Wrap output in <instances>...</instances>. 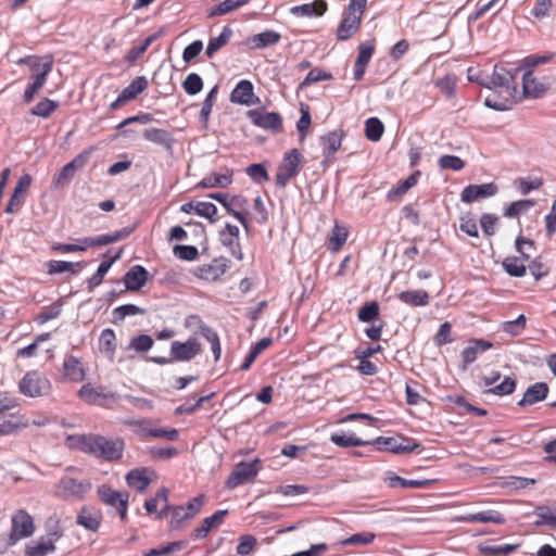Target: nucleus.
<instances>
[{"label":"nucleus","mask_w":556,"mask_h":556,"mask_svg":"<svg viewBox=\"0 0 556 556\" xmlns=\"http://www.w3.org/2000/svg\"><path fill=\"white\" fill-rule=\"evenodd\" d=\"M67 445L83 453L101 458L105 462H115L122 458L125 442L122 438H106L101 434H72L66 439Z\"/></svg>","instance_id":"2"},{"label":"nucleus","mask_w":556,"mask_h":556,"mask_svg":"<svg viewBox=\"0 0 556 556\" xmlns=\"http://www.w3.org/2000/svg\"><path fill=\"white\" fill-rule=\"evenodd\" d=\"M174 254L179 260L194 261L199 255V251L193 245H176L174 248Z\"/></svg>","instance_id":"64"},{"label":"nucleus","mask_w":556,"mask_h":556,"mask_svg":"<svg viewBox=\"0 0 556 556\" xmlns=\"http://www.w3.org/2000/svg\"><path fill=\"white\" fill-rule=\"evenodd\" d=\"M434 482V480H408L404 479L399 476H393L389 479V484L392 488H395L397 485H401L403 488H414V489H420V488H427L431 485Z\"/></svg>","instance_id":"47"},{"label":"nucleus","mask_w":556,"mask_h":556,"mask_svg":"<svg viewBox=\"0 0 556 556\" xmlns=\"http://www.w3.org/2000/svg\"><path fill=\"white\" fill-rule=\"evenodd\" d=\"M153 346V339L148 334H140L130 340L128 349L139 353L148 352Z\"/></svg>","instance_id":"56"},{"label":"nucleus","mask_w":556,"mask_h":556,"mask_svg":"<svg viewBox=\"0 0 556 556\" xmlns=\"http://www.w3.org/2000/svg\"><path fill=\"white\" fill-rule=\"evenodd\" d=\"M28 426L29 420L25 415L13 414L8 419L0 418V435L13 434L20 429H25Z\"/></svg>","instance_id":"26"},{"label":"nucleus","mask_w":556,"mask_h":556,"mask_svg":"<svg viewBox=\"0 0 556 556\" xmlns=\"http://www.w3.org/2000/svg\"><path fill=\"white\" fill-rule=\"evenodd\" d=\"M330 440L332 443L341 447L364 446L370 444V441H364L355 437L353 433H332Z\"/></svg>","instance_id":"41"},{"label":"nucleus","mask_w":556,"mask_h":556,"mask_svg":"<svg viewBox=\"0 0 556 556\" xmlns=\"http://www.w3.org/2000/svg\"><path fill=\"white\" fill-rule=\"evenodd\" d=\"M126 482L128 486L136 489L138 492H144L150 484V479L147 477V468L130 470L126 475Z\"/></svg>","instance_id":"31"},{"label":"nucleus","mask_w":556,"mask_h":556,"mask_svg":"<svg viewBox=\"0 0 556 556\" xmlns=\"http://www.w3.org/2000/svg\"><path fill=\"white\" fill-rule=\"evenodd\" d=\"M143 138L164 147L168 151L173 149L175 143V139L169 131L155 127L144 129Z\"/></svg>","instance_id":"25"},{"label":"nucleus","mask_w":556,"mask_h":556,"mask_svg":"<svg viewBox=\"0 0 556 556\" xmlns=\"http://www.w3.org/2000/svg\"><path fill=\"white\" fill-rule=\"evenodd\" d=\"M216 93H217V87L215 86L208 92V94L206 96L205 100L203 101L202 109H201V112H200V118H201V122H203L204 127L207 126L208 117L211 115V112H212V109H213V105H214V102H215Z\"/></svg>","instance_id":"58"},{"label":"nucleus","mask_w":556,"mask_h":556,"mask_svg":"<svg viewBox=\"0 0 556 556\" xmlns=\"http://www.w3.org/2000/svg\"><path fill=\"white\" fill-rule=\"evenodd\" d=\"M83 265L80 263H71L65 261H51L49 264V274H60L65 271L77 273Z\"/></svg>","instance_id":"54"},{"label":"nucleus","mask_w":556,"mask_h":556,"mask_svg":"<svg viewBox=\"0 0 556 556\" xmlns=\"http://www.w3.org/2000/svg\"><path fill=\"white\" fill-rule=\"evenodd\" d=\"M342 136H343L342 131L333 130L320 138L325 163L330 162L332 160L333 155L336 154V152L340 149L341 142H342Z\"/></svg>","instance_id":"19"},{"label":"nucleus","mask_w":556,"mask_h":556,"mask_svg":"<svg viewBox=\"0 0 556 556\" xmlns=\"http://www.w3.org/2000/svg\"><path fill=\"white\" fill-rule=\"evenodd\" d=\"M327 10V3L323 0L314 1L313 3H305L302 5L293 7L291 9L292 14L298 16H313L323 15Z\"/></svg>","instance_id":"33"},{"label":"nucleus","mask_w":556,"mask_h":556,"mask_svg":"<svg viewBox=\"0 0 556 556\" xmlns=\"http://www.w3.org/2000/svg\"><path fill=\"white\" fill-rule=\"evenodd\" d=\"M280 39L281 36L279 33L275 30H266L254 35L251 38V43L253 49H263L276 45Z\"/></svg>","instance_id":"36"},{"label":"nucleus","mask_w":556,"mask_h":556,"mask_svg":"<svg viewBox=\"0 0 556 556\" xmlns=\"http://www.w3.org/2000/svg\"><path fill=\"white\" fill-rule=\"evenodd\" d=\"M123 253V250H118L117 253L109 261H103L100 263L97 273L92 275L88 280V287L89 289H93L94 287H98L102 280L103 277L106 275L111 266L121 258Z\"/></svg>","instance_id":"35"},{"label":"nucleus","mask_w":556,"mask_h":556,"mask_svg":"<svg viewBox=\"0 0 556 556\" xmlns=\"http://www.w3.org/2000/svg\"><path fill=\"white\" fill-rule=\"evenodd\" d=\"M515 389H516V380L510 377H505L504 380L500 384L486 390L485 393H491V394H496V395H509L515 391Z\"/></svg>","instance_id":"59"},{"label":"nucleus","mask_w":556,"mask_h":556,"mask_svg":"<svg viewBox=\"0 0 556 556\" xmlns=\"http://www.w3.org/2000/svg\"><path fill=\"white\" fill-rule=\"evenodd\" d=\"M157 38V34L147 37L140 45L134 46L127 53V61H137L149 48V46Z\"/></svg>","instance_id":"53"},{"label":"nucleus","mask_w":556,"mask_h":556,"mask_svg":"<svg viewBox=\"0 0 556 556\" xmlns=\"http://www.w3.org/2000/svg\"><path fill=\"white\" fill-rule=\"evenodd\" d=\"M399 299L412 306H426L429 303V294L425 290L403 291Z\"/></svg>","instance_id":"37"},{"label":"nucleus","mask_w":556,"mask_h":556,"mask_svg":"<svg viewBox=\"0 0 556 556\" xmlns=\"http://www.w3.org/2000/svg\"><path fill=\"white\" fill-rule=\"evenodd\" d=\"M231 35L232 30L229 27H225L218 37L211 38L206 47V55L212 58L214 53L228 43Z\"/></svg>","instance_id":"42"},{"label":"nucleus","mask_w":556,"mask_h":556,"mask_svg":"<svg viewBox=\"0 0 556 556\" xmlns=\"http://www.w3.org/2000/svg\"><path fill=\"white\" fill-rule=\"evenodd\" d=\"M257 464L258 459L237 464L225 483L226 488L231 490L253 481L258 472Z\"/></svg>","instance_id":"7"},{"label":"nucleus","mask_w":556,"mask_h":556,"mask_svg":"<svg viewBox=\"0 0 556 556\" xmlns=\"http://www.w3.org/2000/svg\"><path fill=\"white\" fill-rule=\"evenodd\" d=\"M89 151H83L78 155H76L71 162L62 167V169L54 175L53 177V186L54 188H60L68 185L71 179L74 177L75 172L87 163L89 159Z\"/></svg>","instance_id":"9"},{"label":"nucleus","mask_w":556,"mask_h":556,"mask_svg":"<svg viewBox=\"0 0 556 556\" xmlns=\"http://www.w3.org/2000/svg\"><path fill=\"white\" fill-rule=\"evenodd\" d=\"M50 380L41 372L33 370L25 374L18 383V390L28 397L48 395L51 391Z\"/></svg>","instance_id":"4"},{"label":"nucleus","mask_w":556,"mask_h":556,"mask_svg":"<svg viewBox=\"0 0 556 556\" xmlns=\"http://www.w3.org/2000/svg\"><path fill=\"white\" fill-rule=\"evenodd\" d=\"M101 513L94 508L83 507L77 516V525L92 532L97 531L101 525Z\"/></svg>","instance_id":"24"},{"label":"nucleus","mask_w":556,"mask_h":556,"mask_svg":"<svg viewBox=\"0 0 556 556\" xmlns=\"http://www.w3.org/2000/svg\"><path fill=\"white\" fill-rule=\"evenodd\" d=\"M52 56H46L45 62L42 63V68L38 73L33 74V83L28 84L24 91L25 102H30L38 93V91L43 87L48 75L52 71Z\"/></svg>","instance_id":"12"},{"label":"nucleus","mask_w":556,"mask_h":556,"mask_svg":"<svg viewBox=\"0 0 556 556\" xmlns=\"http://www.w3.org/2000/svg\"><path fill=\"white\" fill-rule=\"evenodd\" d=\"M55 551V545L52 544L51 541H47L43 536H41L37 542L33 545H28L26 548L27 556H46L49 553Z\"/></svg>","instance_id":"45"},{"label":"nucleus","mask_w":556,"mask_h":556,"mask_svg":"<svg viewBox=\"0 0 556 556\" xmlns=\"http://www.w3.org/2000/svg\"><path fill=\"white\" fill-rule=\"evenodd\" d=\"M248 116L254 125L263 129H270L274 132H279L282 129V121L278 113L251 110L248 112Z\"/></svg>","instance_id":"11"},{"label":"nucleus","mask_w":556,"mask_h":556,"mask_svg":"<svg viewBox=\"0 0 556 556\" xmlns=\"http://www.w3.org/2000/svg\"><path fill=\"white\" fill-rule=\"evenodd\" d=\"M535 514L539 517L534 522L535 526H548L556 530V508L552 510L547 507H538Z\"/></svg>","instance_id":"48"},{"label":"nucleus","mask_w":556,"mask_h":556,"mask_svg":"<svg viewBox=\"0 0 556 556\" xmlns=\"http://www.w3.org/2000/svg\"><path fill=\"white\" fill-rule=\"evenodd\" d=\"M254 92L253 85L249 80H240L230 94V101L232 103H239L243 105L254 104Z\"/></svg>","instance_id":"21"},{"label":"nucleus","mask_w":556,"mask_h":556,"mask_svg":"<svg viewBox=\"0 0 556 556\" xmlns=\"http://www.w3.org/2000/svg\"><path fill=\"white\" fill-rule=\"evenodd\" d=\"M248 208L249 203L245 198L241 195H233L227 202V212L233 215L240 224L248 230Z\"/></svg>","instance_id":"20"},{"label":"nucleus","mask_w":556,"mask_h":556,"mask_svg":"<svg viewBox=\"0 0 556 556\" xmlns=\"http://www.w3.org/2000/svg\"><path fill=\"white\" fill-rule=\"evenodd\" d=\"M518 547V545H513V544H504V545H496V546H493V545H489V544H481L479 546V549L480 552L483 554V555H509L510 553H513L516 548Z\"/></svg>","instance_id":"51"},{"label":"nucleus","mask_w":556,"mask_h":556,"mask_svg":"<svg viewBox=\"0 0 556 556\" xmlns=\"http://www.w3.org/2000/svg\"><path fill=\"white\" fill-rule=\"evenodd\" d=\"M91 489V483L87 480H76L72 477H63L56 488V492L63 497H83Z\"/></svg>","instance_id":"10"},{"label":"nucleus","mask_w":556,"mask_h":556,"mask_svg":"<svg viewBox=\"0 0 556 556\" xmlns=\"http://www.w3.org/2000/svg\"><path fill=\"white\" fill-rule=\"evenodd\" d=\"M182 88L188 94L194 96L203 88L202 78L198 74L191 73L184 80Z\"/></svg>","instance_id":"55"},{"label":"nucleus","mask_w":556,"mask_h":556,"mask_svg":"<svg viewBox=\"0 0 556 556\" xmlns=\"http://www.w3.org/2000/svg\"><path fill=\"white\" fill-rule=\"evenodd\" d=\"M116 349V337L112 329H104L99 338V350L101 353L106 354L109 357H113Z\"/></svg>","instance_id":"38"},{"label":"nucleus","mask_w":556,"mask_h":556,"mask_svg":"<svg viewBox=\"0 0 556 556\" xmlns=\"http://www.w3.org/2000/svg\"><path fill=\"white\" fill-rule=\"evenodd\" d=\"M498 188L494 182L483 185H469L460 193L464 203H472L480 199H486L497 193Z\"/></svg>","instance_id":"14"},{"label":"nucleus","mask_w":556,"mask_h":556,"mask_svg":"<svg viewBox=\"0 0 556 556\" xmlns=\"http://www.w3.org/2000/svg\"><path fill=\"white\" fill-rule=\"evenodd\" d=\"M232 182V173L230 170H226L224 174L213 173L206 177H204L199 184L200 188H226Z\"/></svg>","instance_id":"32"},{"label":"nucleus","mask_w":556,"mask_h":556,"mask_svg":"<svg viewBox=\"0 0 556 556\" xmlns=\"http://www.w3.org/2000/svg\"><path fill=\"white\" fill-rule=\"evenodd\" d=\"M180 210L188 214L194 212L199 216L208 218L211 223L217 220V207L211 202L191 201L182 204Z\"/></svg>","instance_id":"17"},{"label":"nucleus","mask_w":556,"mask_h":556,"mask_svg":"<svg viewBox=\"0 0 556 556\" xmlns=\"http://www.w3.org/2000/svg\"><path fill=\"white\" fill-rule=\"evenodd\" d=\"M147 279V269L141 265H136L126 273L124 282L127 290L137 291L146 285Z\"/></svg>","instance_id":"23"},{"label":"nucleus","mask_w":556,"mask_h":556,"mask_svg":"<svg viewBox=\"0 0 556 556\" xmlns=\"http://www.w3.org/2000/svg\"><path fill=\"white\" fill-rule=\"evenodd\" d=\"M549 89V84L538 81L532 75V71H527L522 76V98L538 99Z\"/></svg>","instance_id":"16"},{"label":"nucleus","mask_w":556,"mask_h":556,"mask_svg":"<svg viewBox=\"0 0 556 556\" xmlns=\"http://www.w3.org/2000/svg\"><path fill=\"white\" fill-rule=\"evenodd\" d=\"M64 377L74 382L84 380L85 370L81 363L75 356L67 357L63 363Z\"/></svg>","instance_id":"30"},{"label":"nucleus","mask_w":556,"mask_h":556,"mask_svg":"<svg viewBox=\"0 0 556 556\" xmlns=\"http://www.w3.org/2000/svg\"><path fill=\"white\" fill-rule=\"evenodd\" d=\"M131 228H123L113 233L98 236L99 245H108L116 241L123 240L129 236Z\"/></svg>","instance_id":"63"},{"label":"nucleus","mask_w":556,"mask_h":556,"mask_svg":"<svg viewBox=\"0 0 556 556\" xmlns=\"http://www.w3.org/2000/svg\"><path fill=\"white\" fill-rule=\"evenodd\" d=\"M226 514L227 510H217L212 516L204 518L201 525L193 530V538L195 540L205 538L213 527L223 522Z\"/></svg>","instance_id":"29"},{"label":"nucleus","mask_w":556,"mask_h":556,"mask_svg":"<svg viewBox=\"0 0 556 556\" xmlns=\"http://www.w3.org/2000/svg\"><path fill=\"white\" fill-rule=\"evenodd\" d=\"M302 154L298 149H292L286 153L282 163L278 166L276 173V184L285 188L287 184L294 178L301 167Z\"/></svg>","instance_id":"5"},{"label":"nucleus","mask_w":556,"mask_h":556,"mask_svg":"<svg viewBox=\"0 0 556 556\" xmlns=\"http://www.w3.org/2000/svg\"><path fill=\"white\" fill-rule=\"evenodd\" d=\"M503 267L513 277H522L527 270L525 263L516 256L506 257L503 261Z\"/></svg>","instance_id":"46"},{"label":"nucleus","mask_w":556,"mask_h":556,"mask_svg":"<svg viewBox=\"0 0 556 556\" xmlns=\"http://www.w3.org/2000/svg\"><path fill=\"white\" fill-rule=\"evenodd\" d=\"M78 395L88 404H97L99 400L102 397V394L97 389H94L90 383L84 384L79 389Z\"/></svg>","instance_id":"61"},{"label":"nucleus","mask_w":556,"mask_h":556,"mask_svg":"<svg viewBox=\"0 0 556 556\" xmlns=\"http://www.w3.org/2000/svg\"><path fill=\"white\" fill-rule=\"evenodd\" d=\"M200 334L211 344V349L214 354V359L215 362H217L222 355V348L217 332L213 330L211 327L202 325L200 327Z\"/></svg>","instance_id":"39"},{"label":"nucleus","mask_w":556,"mask_h":556,"mask_svg":"<svg viewBox=\"0 0 556 556\" xmlns=\"http://www.w3.org/2000/svg\"><path fill=\"white\" fill-rule=\"evenodd\" d=\"M35 532V525L31 516L21 509L12 516V528L9 535V545H14L20 540L29 538Z\"/></svg>","instance_id":"6"},{"label":"nucleus","mask_w":556,"mask_h":556,"mask_svg":"<svg viewBox=\"0 0 556 556\" xmlns=\"http://www.w3.org/2000/svg\"><path fill=\"white\" fill-rule=\"evenodd\" d=\"M548 386L545 382H536L530 386L523 393L522 399L518 402L519 406L533 405L546 399L548 394Z\"/></svg>","instance_id":"22"},{"label":"nucleus","mask_w":556,"mask_h":556,"mask_svg":"<svg viewBox=\"0 0 556 556\" xmlns=\"http://www.w3.org/2000/svg\"><path fill=\"white\" fill-rule=\"evenodd\" d=\"M367 0H350L337 29L339 40L350 39L359 28Z\"/></svg>","instance_id":"3"},{"label":"nucleus","mask_w":556,"mask_h":556,"mask_svg":"<svg viewBox=\"0 0 556 556\" xmlns=\"http://www.w3.org/2000/svg\"><path fill=\"white\" fill-rule=\"evenodd\" d=\"M201 352V344L197 339L186 342L174 341L170 346L172 357L176 361L188 362Z\"/></svg>","instance_id":"15"},{"label":"nucleus","mask_w":556,"mask_h":556,"mask_svg":"<svg viewBox=\"0 0 556 556\" xmlns=\"http://www.w3.org/2000/svg\"><path fill=\"white\" fill-rule=\"evenodd\" d=\"M167 500H168L167 498V489H165V488L160 489L153 498L146 501L144 507L147 509V513L148 514L155 513L157 509L159 502H163L165 507L157 515V518H163V516L166 514L165 509L168 508Z\"/></svg>","instance_id":"43"},{"label":"nucleus","mask_w":556,"mask_h":556,"mask_svg":"<svg viewBox=\"0 0 556 556\" xmlns=\"http://www.w3.org/2000/svg\"><path fill=\"white\" fill-rule=\"evenodd\" d=\"M148 88V80L144 76L136 77L122 92L124 99L130 101Z\"/></svg>","instance_id":"40"},{"label":"nucleus","mask_w":556,"mask_h":556,"mask_svg":"<svg viewBox=\"0 0 556 556\" xmlns=\"http://www.w3.org/2000/svg\"><path fill=\"white\" fill-rule=\"evenodd\" d=\"M384 126L377 117H370L365 122V135L370 141H379L382 137Z\"/></svg>","instance_id":"44"},{"label":"nucleus","mask_w":556,"mask_h":556,"mask_svg":"<svg viewBox=\"0 0 556 556\" xmlns=\"http://www.w3.org/2000/svg\"><path fill=\"white\" fill-rule=\"evenodd\" d=\"M59 108V103L50 100L48 98L42 99L39 101L33 109L31 114L47 118L49 117L56 109Z\"/></svg>","instance_id":"50"},{"label":"nucleus","mask_w":556,"mask_h":556,"mask_svg":"<svg viewBox=\"0 0 556 556\" xmlns=\"http://www.w3.org/2000/svg\"><path fill=\"white\" fill-rule=\"evenodd\" d=\"M220 241L228 247L232 255L242 260V252L239 243V228L231 224H226L225 229L220 231Z\"/></svg>","instance_id":"18"},{"label":"nucleus","mask_w":556,"mask_h":556,"mask_svg":"<svg viewBox=\"0 0 556 556\" xmlns=\"http://www.w3.org/2000/svg\"><path fill=\"white\" fill-rule=\"evenodd\" d=\"M534 205L532 200H519L510 203V205L505 210L504 215L506 217H517L518 215L526 213Z\"/></svg>","instance_id":"52"},{"label":"nucleus","mask_w":556,"mask_h":556,"mask_svg":"<svg viewBox=\"0 0 556 556\" xmlns=\"http://www.w3.org/2000/svg\"><path fill=\"white\" fill-rule=\"evenodd\" d=\"M378 444H383V447L386 451L392 452V453H404V452H412L419 447L418 443L413 442L409 439H403V443H399L394 438H383L379 437L376 441Z\"/></svg>","instance_id":"28"},{"label":"nucleus","mask_w":556,"mask_h":556,"mask_svg":"<svg viewBox=\"0 0 556 556\" xmlns=\"http://www.w3.org/2000/svg\"><path fill=\"white\" fill-rule=\"evenodd\" d=\"M457 520L463 522H481V523H497L502 525L505 522V518L496 510H484L476 514H468L460 516Z\"/></svg>","instance_id":"27"},{"label":"nucleus","mask_w":556,"mask_h":556,"mask_svg":"<svg viewBox=\"0 0 556 556\" xmlns=\"http://www.w3.org/2000/svg\"><path fill=\"white\" fill-rule=\"evenodd\" d=\"M98 495L104 504L115 507L118 510L122 520L126 518L129 498L128 493L115 491L111 486L103 484L98 488Z\"/></svg>","instance_id":"8"},{"label":"nucleus","mask_w":556,"mask_h":556,"mask_svg":"<svg viewBox=\"0 0 556 556\" xmlns=\"http://www.w3.org/2000/svg\"><path fill=\"white\" fill-rule=\"evenodd\" d=\"M375 540V534L372 532H363V533H356L353 534L340 542L341 545H368L372 543Z\"/></svg>","instance_id":"62"},{"label":"nucleus","mask_w":556,"mask_h":556,"mask_svg":"<svg viewBox=\"0 0 556 556\" xmlns=\"http://www.w3.org/2000/svg\"><path fill=\"white\" fill-rule=\"evenodd\" d=\"M379 315V305L377 302L366 303L358 311V319L364 323H370Z\"/></svg>","instance_id":"60"},{"label":"nucleus","mask_w":556,"mask_h":556,"mask_svg":"<svg viewBox=\"0 0 556 556\" xmlns=\"http://www.w3.org/2000/svg\"><path fill=\"white\" fill-rule=\"evenodd\" d=\"M438 164L441 169H451L455 172L462 170L465 167V162L460 157L450 154L442 155L439 159Z\"/></svg>","instance_id":"57"},{"label":"nucleus","mask_w":556,"mask_h":556,"mask_svg":"<svg viewBox=\"0 0 556 556\" xmlns=\"http://www.w3.org/2000/svg\"><path fill=\"white\" fill-rule=\"evenodd\" d=\"M31 184V177L28 174H25L20 177L14 192L11 197V201L16 203V206H21L24 194L27 192Z\"/></svg>","instance_id":"49"},{"label":"nucleus","mask_w":556,"mask_h":556,"mask_svg":"<svg viewBox=\"0 0 556 556\" xmlns=\"http://www.w3.org/2000/svg\"><path fill=\"white\" fill-rule=\"evenodd\" d=\"M519 74V68H506L504 66L495 65L492 75L486 77V87L492 90L484 99L485 106L495 111H507L521 100L516 78Z\"/></svg>","instance_id":"1"},{"label":"nucleus","mask_w":556,"mask_h":556,"mask_svg":"<svg viewBox=\"0 0 556 556\" xmlns=\"http://www.w3.org/2000/svg\"><path fill=\"white\" fill-rule=\"evenodd\" d=\"M491 346V343L483 340H478L473 341L471 344L465 348L462 353L464 367L473 363L477 359L479 353L486 351Z\"/></svg>","instance_id":"34"},{"label":"nucleus","mask_w":556,"mask_h":556,"mask_svg":"<svg viewBox=\"0 0 556 556\" xmlns=\"http://www.w3.org/2000/svg\"><path fill=\"white\" fill-rule=\"evenodd\" d=\"M228 268V261L224 257L215 258L208 264L198 266L193 274L203 280L215 281L222 277Z\"/></svg>","instance_id":"13"}]
</instances>
